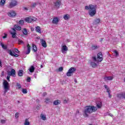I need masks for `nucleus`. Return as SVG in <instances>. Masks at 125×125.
Returning <instances> with one entry per match:
<instances>
[{
  "instance_id": "obj_20",
  "label": "nucleus",
  "mask_w": 125,
  "mask_h": 125,
  "mask_svg": "<svg viewBox=\"0 0 125 125\" xmlns=\"http://www.w3.org/2000/svg\"><path fill=\"white\" fill-rule=\"evenodd\" d=\"M117 97L118 98H119V99H123V98H124V93L118 94Z\"/></svg>"
},
{
  "instance_id": "obj_24",
  "label": "nucleus",
  "mask_w": 125,
  "mask_h": 125,
  "mask_svg": "<svg viewBox=\"0 0 125 125\" xmlns=\"http://www.w3.org/2000/svg\"><path fill=\"white\" fill-rule=\"evenodd\" d=\"M22 33L24 36H27L28 35V31H27V29L25 28H24L23 30H22Z\"/></svg>"
},
{
  "instance_id": "obj_29",
  "label": "nucleus",
  "mask_w": 125,
  "mask_h": 125,
  "mask_svg": "<svg viewBox=\"0 0 125 125\" xmlns=\"http://www.w3.org/2000/svg\"><path fill=\"white\" fill-rule=\"evenodd\" d=\"M0 44L3 49H7V46L4 45V43L0 42Z\"/></svg>"
},
{
  "instance_id": "obj_35",
  "label": "nucleus",
  "mask_w": 125,
  "mask_h": 125,
  "mask_svg": "<svg viewBox=\"0 0 125 125\" xmlns=\"http://www.w3.org/2000/svg\"><path fill=\"white\" fill-rule=\"evenodd\" d=\"M19 24L20 25H23L24 24V21L23 20H21L19 21Z\"/></svg>"
},
{
  "instance_id": "obj_10",
  "label": "nucleus",
  "mask_w": 125,
  "mask_h": 125,
  "mask_svg": "<svg viewBox=\"0 0 125 125\" xmlns=\"http://www.w3.org/2000/svg\"><path fill=\"white\" fill-rule=\"evenodd\" d=\"M12 31H10V34L12 35V37L13 39H15L16 38V30L15 29L12 28Z\"/></svg>"
},
{
  "instance_id": "obj_59",
  "label": "nucleus",
  "mask_w": 125,
  "mask_h": 125,
  "mask_svg": "<svg viewBox=\"0 0 125 125\" xmlns=\"http://www.w3.org/2000/svg\"><path fill=\"white\" fill-rule=\"evenodd\" d=\"M36 108H37V109L38 110H39V109H40V106H36Z\"/></svg>"
},
{
  "instance_id": "obj_60",
  "label": "nucleus",
  "mask_w": 125,
  "mask_h": 125,
  "mask_svg": "<svg viewBox=\"0 0 125 125\" xmlns=\"http://www.w3.org/2000/svg\"><path fill=\"white\" fill-rule=\"evenodd\" d=\"M24 10H28V8L24 7Z\"/></svg>"
},
{
  "instance_id": "obj_49",
  "label": "nucleus",
  "mask_w": 125,
  "mask_h": 125,
  "mask_svg": "<svg viewBox=\"0 0 125 125\" xmlns=\"http://www.w3.org/2000/svg\"><path fill=\"white\" fill-rule=\"evenodd\" d=\"M104 88H105V89H106V90L109 89V87H108V85H104Z\"/></svg>"
},
{
  "instance_id": "obj_58",
  "label": "nucleus",
  "mask_w": 125,
  "mask_h": 125,
  "mask_svg": "<svg viewBox=\"0 0 125 125\" xmlns=\"http://www.w3.org/2000/svg\"><path fill=\"white\" fill-rule=\"evenodd\" d=\"M74 82L77 83L78 82L77 81V79H74Z\"/></svg>"
},
{
  "instance_id": "obj_48",
  "label": "nucleus",
  "mask_w": 125,
  "mask_h": 125,
  "mask_svg": "<svg viewBox=\"0 0 125 125\" xmlns=\"http://www.w3.org/2000/svg\"><path fill=\"white\" fill-rule=\"evenodd\" d=\"M27 82H28V83H30V82H31V78L30 77L27 78Z\"/></svg>"
},
{
  "instance_id": "obj_13",
  "label": "nucleus",
  "mask_w": 125,
  "mask_h": 125,
  "mask_svg": "<svg viewBox=\"0 0 125 125\" xmlns=\"http://www.w3.org/2000/svg\"><path fill=\"white\" fill-rule=\"evenodd\" d=\"M65 51H68V47H67V46L65 45L62 46V52L64 53Z\"/></svg>"
},
{
  "instance_id": "obj_41",
  "label": "nucleus",
  "mask_w": 125,
  "mask_h": 125,
  "mask_svg": "<svg viewBox=\"0 0 125 125\" xmlns=\"http://www.w3.org/2000/svg\"><path fill=\"white\" fill-rule=\"evenodd\" d=\"M19 117V113L18 112H17L15 114V118H16V119H17Z\"/></svg>"
},
{
  "instance_id": "obj_42",
  "label": "nucleus",
  "mask_w": 125,
  "mask_h": 125,
  "mask_svg": "<svg viewBox=\"0 0 125 125\" xmlns=\"http://www.w3.org/2000/svg\"><path fill=\"white\" fill-rule=\"evenodd\" d=\"M63 71V67H60L59 68V72H62Z\"/></svg>"
},
{
  "instance_id": "obj_45",
  "label": "nucleus",
  "mask_w": 125,
  "mask_h": 125,
  "mask_svg": "<svg viewBox=\"0 0 125 125\" xmlns=\"http://www.w3.org/2000/svg\"><path fill=\"white\" fill-rule=\"evenodd\" d=\"M4 36L2 37V38L3 39H6V38H7V34H6V33L4 34Z\"/></svg>"
},
{
  "instance_id": "obj_8",
  "label": "nucleus",
  "mask_w": 125,
  "mask_h": 125,
  "mask_svg": "<svg viewBox=\"0 0 125 125\" xmlns=\"http://www.w3.org/2000/svg\"><path fill=\"white\" fill-rule=\"evenodd\" d=\"M8 15L9 17H15V16H16V13L13 10L9 11L8 13Z\"/></svg>"
},
{
  "instance_id": "obj_21",
  "label": "nucleus",
  "mask_w": 125,
  "mask_h": 125,
  "mask_svg": "<svg viewBox=\"0 0 125 125\" xmlns=\"http://www.w3.org/2000/svg\"><path fill=\"white\" fill-rule=\"evenodd\" d=\"M61 104V101L60 100H57L53 102V104L54 105H59V104Z\"/></svg>"
},
{
  "instance_id": "obj_27",
  "label": "nucleus",
  "mask_w": 125,
  "mask_h": 125,
  "mask_svg": "<svg viewBox=\"0 0 125 125\" xmlns=\"http://www.w3.org/2000/svg\"><path fill=\"white\" fill-rule=\"evenodd\" d=\"M34 71H35V67H34L32 65L29 68V72H30V73H33V72H34Z\"/></svg>"
},
{
  "instance_id": "obj_62",
  "label": "nucleus",
  "mask_w": 125,
  "mask_h": 125,
  "mask_svg": "<svg viewBox=\"0 0 125 125\" xmlns=\"http://www.w3.org/2000/svg\"><path fill=\"white\" fill-rule=\"evenodd\" d=\"M67 42H70V40H69V39L67 40Z\"/></svg>"
},
{
  "instance_id": "obj_16",
  "label": "nucleus",
  "mask_w": 125,
  "mask_h": 125,
  "mask_svg": "<svg viewBox=\"0 0 125 125\" xmlns=\"http://www.w3.org/2000/svg\"><path fill=\"white\" fill-rule=\"evenodd\" d=\"M104 81H112L113 79H114V77L112 76H108V77H104Z\"/></svg>"
},
{
  "instance_id": "obj_63",
  "label": "nucleus",
  "mask_w": 125,
  "mask_h": 125,
  "mask_svg": "<svg viewBox=\"0 0 125 125\" xmlns=\"http://www.w3.org/2000/svg\"><path fill=\"white\" fill-rule=\"evenodd\" d=\"M42 67H43L42 65H41V68H42Z\"/></svg>"
},
{
  "instance_id": "obj_11",
  "label": "nucleus",
  "mask_w": 125,
  "mask_h": 125,
  "mask_svg": "<svg viewBox=\"0 0 125 125\" xmlns=\"http://www.w3.org/2000/svg\"><path fill=\"white\" fill-rule=\"evenodd\" d=\"M102 57H103L102 53L101 52L99 53L97 55V58L99 62H101V61L103 60V59L102 58Z\"/></svg>"
},
{
  "instance_id": "obj_9",
  "label": "nucleus",
  "mask_w": 125,
  "mask_h": 125,
  "mask_svg": "<svg viewBox=\"0 0 125 125\" xmlns=\"http://www.w3.org/2000/svg\"><path fill=\"white\" fill-rule=\"evenodd\" d=\"M7 53L10 54L11 56H14V57H18L19 56L18 54H15V52H12L11 50H8Z\"/></svg>"
},
{
  "instance_id": "obj_7",
  "label": "nucleus",
  "mask_w": 125,
  "mask_h": 125,
  "mask_svg": "<svg viewBox=\"0 0 125 125\" xmlns=\"http://www.w3.org/2000/svg\"><path fill=\"white\" fill-rule=\"evenodd\" d=\"M16 5H17V1L15 0H11V2L9 3V7L11 8L14 7V6H16Z\"/></svg>"
},
{
  "instance_id": "obj_40",
  "label": "nucleus",
  "mask_w": 125,
  "mask_h": 125,
  "mask_svg": "<svg viewBox=\"0 0 125 125\" xmlns=\"http://www.w3.org/2000/svg\"><path fill=\"white\" fill-rule=\"evenodd\" d=\"M114 52L115 53V56H118L119 55V53L118 52V51H117V50H114Z\"/></svg>"
},
{
  "instance_id": "obj_18",
  "label": "nucleus",
  "mask_w": 125,
  "mask_h": 125,
  "mask_svg": "<svg viewBox=\"0 0 125 125\" xmlns=\"http://www.w3.org/2000/svg\"><path fill=\"white\" fill-rule=\"evenodd\" d=\"M70 18H71V17L69 14H66L64 16H63V19H64V20L68 21L69 20V19H70Z\"/></svg>"
},
{
  "instance_id": "obj_14",
  "label": "nucleus",
  "mask_w": 125,
  "mask_h": 125,
  "mask_svg": "<svg viewBox=\"0 0 125 125\" xmlns=\"http://www.w3.org/2000/svg\"><path fill=\"white\" fill-rule=\"evenodd\" d=\"M14 29H15V31H21V26L18 25V24H15L14 26Z\"/></svg>"
},
{
  "instance_id": "obj_44",
  "label": "nucleus",
  "mask_w": 125,
  "mask_h": 125,
  "mask_svg": "<svg viewBox=\"0 0 125 125\" xmlns=\"http://www.w3.org/2000/svg\"><path fill=\"white\" fill-rule=\"evenodd\" d=\"M97 107H98L99 108L101 107V103L98 104H97Z\"/></svg>"
},
{
  "instance_id": "obj_19",
  "label": "nucleus",
  "mask_w": 125,
  "mask_h": 125,
  "mask_svg": "<svg viewBox=\"0 0 125 125\" xmlns=\"http://www.w3.org/2000/svg\"><path fill=\"white\" fill-rule=\"evenodd\" d=\"M27 51L26 53V54H29L31 52V46H30V44H28L27 46Z\"/></svg>"
},
{
  "instance_id": "obj_37",
  "label": "nucleus",
  "mask_w": 125,
  "mask_h": 125,
  "mask_svg": "<svg viewBox=\"0 0 125 125\" xmlns=\"http://www.w3.org/2000/svg\"><path fill=\"white\" fill-rule=\"evenodd\" d=\"M36 5H37V4L36 3H33L32 4L31 7L32 8H35V7H36Z\"/></svg>"
},
{
  "instance_id": "obj_4",
  "label": "nucleus",
  "mask_w": 125,
  "mask_h": 125,
  "mask_svg": "<svg viewBox=\"0 0 125 125\" xmlns=\"http://www.w3.org/2000/svg\"><path fill=\"white\" fill-rule=\"evenodd\" d=\"M76 71H77V68L74 67H71L66 73V76L67 77H71Z\"/></svg>"
},
{
  "instance_id": "obj_43",
  "label": "nucleus",
  "mask_w": 125,
  "mask_h": 125,
  "mask_svg": "<svg viewBox=\"0 0 125 125\" xmlns=\"http://www.w3.org/2000/svg\"><path fill=\"white\" fill-rule=\"evenodd\" d=\"M7 80L8 82H10V76L8 75L7 76Z\"/></svg>"
},
{
  "instance_id": "obj_56",
  "label": "nucleus",
  "mask_w": 125,
  "mask_h": 125,
  "mask_svg": "<svg viewBox=\"0 0 125 125\" xmlns=\"http://www.w3.org/2000/svg\"><path fill=\"white\" fill-rule=\"evenodd\" d=\"M110 90L109 89L106 90V92H107L108 94L110 93Z\"/></svg>"
},
{
  "instance_id": "obj_25",
  "label": "nucleus",
  "mask_w": 125,
  "mask_h": 125,
  "mask_svg": "<svg viewBox=\"0 0 125 125\" xmlns=\"http://www.w3.org/2000/svg\"><path fill=\"white\" fill-rule=\"evenodd\" d=\"M42 120H43V121H46V116L43 114H41L40 116Z\"/></svg>"
},
{
  "instance_id": "obj_6",
  "label": "nucleus",
  "mask_w": 125,
  "mask_h": 125,
  "mask_svg": "<svg viewBox=\"0 0 125 125\" xmlns=\"http://www.w3.org/2000/svg\"><path fill=\"white\" fill-rule=\"evenodd\" d=\"M8 76H13V77H15L16 76V71L15 69H12L11 71H8Z\"/></svg>"
},
{
  "instance_id": "obj_57",
  "label": "nucleus",
  "mask_w": 125,
  "mask_h": 125,
  "mask_svg": "<svg viewBox=\"0 0 125 125\" xmlns=\"http://www.w3.org/2000/svg\"><path fill=\"white\" fill-rule=\"evenodd\" d=\"M124 98L125 99V92H123Z\"/></svg>"
},
{
  "instance_id": "obj_61",
  "label": "nucleus",
  "mask_w": 125,
  "mask_h": 125,
  "mask_svg": "<svg viewBox=\"0 0 125 125\" xmlns=\"http://www.w3.org/2000/svg\"><path fill=\"white\" fill-rule=\"evenodd\" d=\"M109 116H110V117H113V114H109Z\"/></svg>"
},
{
  "instance_id": "obj_52",
  "label": "nucleus",
  "mask_w": 125,
  "mask_h": 125,
  "mask_svg": "<svg viewBox=\"0 0 125 125\" xmlns=\"http://www.w3.org/2000/svg\"><path fill=\"white\" fill-rule=\"evenodd\" d=\"M63 103H64V104H66V103H68V102L66 100H64L63 101Z\"/></svg>"
},
{
  "instance_id": "obj_12",
  "label": "nucleus",
  "mask_w": 125,
  "mask_h": 125,
  "mask_svg": "<svg viewBox=\"0 0 125 125\" xmlns=\"http://www.w3.org/2000/svg\"><path fill=\"white\" fill-rule=\"evenodd\" d=\"M61 5V0H58L56 2H55V6L56 8H59Z\"/></svg>"
},
{
  "instance_id": "obj_39",
  "label": "nucleus",
  "mask_w": 125,
  "mask_h": 125,
  "mask_svg": "<svg viewBox=\"0 0 125 125\" xmlns=\"http://www.w3.org/2000/svg\"><path fill=\"white\" fill-rule=\"evenodd\" d=\"M17 86H18V89H20V88H21V84L17 83Z\"/></svg>"
},
{
  "instance_id": "obj_26",
  "label": "nucleus",
  "mask_w": 125,
  "mask_h": 125,
  "mask_svg": "<svg viewBox=\"0 0 125 125\" xmlns=\"http://www.w3.org/2000/svg\"><path fill=\"white\" fill-rule=\"evenodd\" d=\"M23 76V70H20L18 73L19 77H22Z\"/></svg>"
},
{
  "instance_id": "obj_53",
  "label": "nucleus",
  "mask_w": 125,
  "mask_h": 125,
  "mask_svg": "<svg viewBox=\"0 0 125 125\" xmlns=\"http://www.w3.org/2000/svg\"><path fill=\"white\" fill-rule=\"evenodd\" d=\"M108 96L109 98H111L112 97V95H111V93H109Z\"/></svg>"
},
{
  "instance_id": "obj_31",
  "label": "nucleus",
  "mask_w": 125,
  "mask_h": 125,
  "mask_svg": "<svg viewBox=\"0 0 125 125\" xmlns=\"http://www.w3.org/2000/svg\"><path fill=\"white\" fill-rule=\"evenodd\" d=\"M24 125H30V122H29V120L28 119H25Z\"/></svg>"
},
{
  "instance_id": "obj_32",
  "label": "nucleus",
  "mask_w": 125,
  "mask_h": 125,
  "mask_svg": "<svg viewBox=\"0 0 125 125\" xmlns=\"http://www.w3.org/2000/svg\"><path fill=\"white\" fill-rule=\"evenodd\" d=\"M18 42H19V44H24V42H23V41L19 39L18 40Z\"/></svg>"
},
{
  "instance_id": "obj_47",
  "label": "nucleus",
  "mask_w": 125,
  "mask_h": 125,
  "mask_svg": "<svg viewBox=\"0 0 125 125\" xmlns=\"http://www.w3.org/2000/svg\"><path fill=\"white\" fill-rule=\"evenodd\" d=\"M92 59H93V60L94 61H95L96 62H97V59H96V57H92Z\"/></svg>"
},
{
  "instance_id": "obj_54",
  "label": "nucleus",
  "mask_w": 125,
  "mask_h": 125,
  "mask_svg": "<svg viewBox=\"0 0 125 125\" xmlns=\"http://www.w3.org/2000/svg\"><path fill=\"white\" fill-rule=\"evenodd\" d=\"M46 92H44V93H43V94H42V96H45V95H46Z\"/></svg>"
},
{
  "instance_id": "obj_33",
  "label": "nucleus",
  "mask_w": 125,
  "mask_h": 125,
  "mask_svg": "<svg viewBox=\"0 0 125 125\" xmlns=\"http://www.w3.org/2000/svg\"><path fill=\"white\" fill-rule=\"evenodd\" d=\"M97 48H98V47L96 45H92L91 47V49L93 50H94V49H97Z\"/></svg>"
},
{
  "instance_id": "obj_3",
  "label": "nucleus",
  "mask_w": 125,
  "mask_h": 125,
  "mask_svg": "<svg viewBox=\"0 0 125 125\" xmlns=\"http://www.w3.org/2000/svg\"><path fill=\"white\" fill-rule=\"evenodd\" d=\"M3 85L4 87V96H5L6 92L9 90V83H8V82L6 81V80H4L3 83Z\"/></svg>"
},
{
  "instance_id": "obj_36",
  "label": "nucleus",
  "mask_w": 125,
  "mask_h": 125,
  "mask_svg": "<svg viewBox=\"0 0 125 125\" xmlns=\"http://www.w3.org/2000/svg\"><path fill=\"white\" fill-rule=\"evenodd\" d=\"M22 92L24 94H26L28 92L27 91V89H22Z\"/></svg>"
},
{
  "instance_id": "obj_51",
  "label": "nucleus",
  "mask_w": 125,
  "mask_h": 125,
  "mask_svg": "<svg viewBox=\"0 0 125 125\" xmlns=\"http://www.w3.org/2000/svg\"><path fill=\"white\" fill-rule=\"evenodd\" d=\"M78 114H80V111H79V110H76V116H77Z\"/></svg>"
},
{
  "instance_id": "obj_55",
  "label": "nucleus",
  "mask_w": 125,
  "mask_h": 125,
  "mask_svg": "<svg viewBox=\"0 0 125 125\" xmlns=\"http://www.w3.org/2000/svg\"><path fill=\"white\" fill-rule=\"evenodd\" d=\"M0 67H1V68L2 67V64H1V61H0Z\"/></svg>"
},
{
  "instance_id": "obj_22",
  "label": "nucleus",
  "mask_w": 125,
  "mask_h": 125,
  "mask_svg": "<svg viewBox=\"0 0 125 125\" xmlns=\"http://www.w3.org/2000/svg\"><path fill=\"white\" fill-rule=\"evenodd\" d=\"M90 64L92 67V68H95V67H97V63L93 62H91Z\"/></svg>"
},
{
  "instance_id": "obj_34",
  "label": "nucleus",
  "mask_w": 125,
  "mask_h": 125,
  "mask_svg": "<svg viewBox=\"0 0 125 125\" xmlns=\"http://www.w3.org/2000/svg\"><path fill=\"white\" fill-rule=\"evenodd\" d=\"M45 103L47 104V103H49V102H50V99L49 98H46L45 99Z\"/></svg>"
},
{
  "instance_id": "obj_50",
  "label": "nucleus",
  "mask_w": 125,
  "mask_h": 125,
  "mask_svg": "<svg viewBox=\"0 0 125 125\" xmlns=\"http://www.w3.org/2000/svg\"><path fill=\"white\" fill-rule=\"evenodd\" d=\"M5 120H1V123H2V124H5Z\"/></svg>"
},
{
  "instance_id": "obj_17",
  "label": "nucleus",
  "mask_w": 125,
  "mask_h": 125,
  "mask_svg": "<svg viewBox=\"0 0 125 125\" xmlns=\"http://www.w3.org/2000/svg\"><path fill=\"white\" fill-rule=\"evenodd\" d=\"M42 42V45L43 46V47H46L47 45H46V42L45 41H44L43 39L41 40Z\"/></svg>"
},
{
  "instance_id": "obj_30",
  "label": "nucleus",
  "mask_w": 125,
  "mask_h": 125,
  "mask_svg": "<svg viewBox=\"0 0 125 125\" xmlns=\"http://www.w3.org/2000/svg\"><path fill=\"white\" fill-rule=\"evenodd\" d=\"M94 23L96 25H97V24H99V23H100V19H96L95 20Z\"/></svg>"
},
{
  "instance_id": "obj_64",
  "label": "nucleus",
  "mask_w": 125,
  "mask_h": 125,
  "mask_svg": "<svg viewBox=\"0 0 125 125\" xmlns=\"http://www.w3.org/2000/svg\"><path fill=\"white\" fill-rule=\"evenodd\" d=\"M102 41H103V40H102V39L101 40V42H102Z\"/></svg>"
},
{
  "instance_id": "obj_2",
  "label": "nucleus",
  "mask_w": 125,
  "mask_h": 125,
  "mask_svg": "<svg viewBox=\"0 0 125 125\" xmlns=\"http://www.w3.org/2000/svg\"><path fill=\"white\" fill-rule=\"evenodd\" d=\"M97 8V5H94L92 4H90L89 6H86L85 7V9L89 10L88 14L90 17H93L96 14V9Z\"/></svg>"
},
{
  "instance_id": "obj_28",
  "label": "nucleus",
  "mask_w": 125,
  "mask_h": 125,
  "mask_svg": "<svg viewBox=\"0 0 125 125\" xmlns=\"http://www.w3.org/2000/svg\"><path fill=\"white\" fill-rule=\"evenodd\" d=\"M36 31L38 32V33H39V34L42 33V31H41V27H40V26H37L36 27Z\"/></svg>"
},
{
  "instance_id": "obj_15",
  "label": "nucleus",
  "mask_w": 125,
  "mask_h": 125,
  "mask_svg": "<svg viewBox=\"0 0 125 125\" xmlns=\"http://www.w3.org/2000/svg\"><path fill=\"white\" fill-rule=\"evenodd\" d=\"M59 20L58 18H54L52 21L53 24H58Z\"/></svg>"
},
{
  "instance_id": "obj_1",
  "label": "nucleus",
  "mask_w": 125,
  "mask_h": 125,
  "mask_svg": "<svg viewBox=\"0 0 125 125\" xmlns=\"http://www.w3.org/2000/svg\"><path fill=\"white\" fill-rule=\"evenodd\" d=\"M97 111V107L94 106L88 105L86 106L84 108V110L83 111V116L84 118H88L89 115L92 114L93 112H96Z\"/></svg>"
},
{
  "instance_id": "obj_5",
  "label": "nucleus",
  "mask_w": 125,
  "mask_h": 125,
  "mask_svg": "<svg viewBox=\"0 0 125 125\" xmlns=\"http://www.w3.org/2000/svg\"><path fill=\"white\" fill-rule=\"evenodd\" d=\"M25 21L27 22V23H31V22H34V21H37V18L28 17L25 19Z\"/></svg>"
},
{
  "instance_id": "obj_46",
  "label": "nucleus",
  "mask_w": 125,
  "mask_h": 125,
  "mask_svg": "<svg viewBox=\"0 0 125 125\" xmlns=\"http://www.w3.org/2000/svg\"><path fill=\"white\" fill-rule=\"evenodd\" d=\"M15 52H16V53H19L20 51L18 49H15Z\"/></svg>"
},
{
  "instance_id": "obj_23",
  "label": "nucleus",
  "mask_w": 125,
  "mask_h": 125,
  "mask_svg": "<svg viewBox=\"0 0 125 125\" xmlns=\"http://www.w3.org/2000/svg\"><path fill=\"white\" fill-rule=\"evenodd\" d=\"M32 49L34 52H37L38 51V48H37V46L34 44H32Z\"/></svg>"
},
{
  "instance_id": "obj_38",
  "label": "nucleus",
  "mask_w": 125,
  "mask_h": 125,
  "mask_svg": "<svg viewBox=\"0 0 125 125\" xmlns=\"http://www.w3.org/2000/svg\"><path fill=\"white\" fill-rule=\"evenodd\" d=\"M4 3H5V0H1L0 4H2V5H3V4H4Z\"/></svg>"
}]
</instances>
